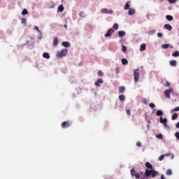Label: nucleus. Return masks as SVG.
Listing matches in <instances>:
<instances>
[{
	"label": "nucleus",
	"instance_id": "f257e3e1",
	"mask_svg": "<svg viewBox=\"0 0 179 179\" xmlns=\"http://www.w3.org/2000/svg\"><path fill=\"white\" fill-rule=\"evenodd\" d=\"M145 167H147V169H145V177H152V178H155V177H156V176H157L159 174V172H157V171L153 170V166L150 164V162H146L145 163Z\"/></svg>",
	"mask_w": 179,
	"mask_h": 179
},
{
	"label": "nucleus",
	"instance_id": "f03ea898",
	"mask_svg": "<svg viewBox=\"0 0 179 179\" xmlns=\"http://www.w3.org/2000/svg\"><path fill=\"white\" fill-rule=\"evenodd\" d=\"M68 54V49H62L59 52H57V58H62V57H65Z\"/></svg>",
	"mask_w": 179,
	"mask_h": 179
},
{
	"label": "nucleus",
	"instance_id": "7ed1b4c3",
	"mask_svg": "<svg viewBox=\"0 0 179 179\" xmlns=\"http://www.w3.org/2000/svg\"><path fill=\"white\" fill-rule=\"evenodd\" d=\"M134 82H138L139 81V69H136L134 70Z\"/></svg>",
	"mask_w": 179,
	"mask_h": 179
},
{
	"label": "nucleus",
	"instance_id": "20e7f679",
	"mask_svg": "<svg viewBox=\"0 0 179 179\" xmlns=\"http://www.w3.org/2000/svg\"><path fill=\"white\" fill-rule=\"evenodd\" d=\"M71 124L72 123L71 122V121L68 120L62 122L61 127L62 128H69V127Z\"/></svg>",
	"mask_w": 179,
	"mask_h": 179
},
{
	"label": "nucleus",
	"instance_id": "39448f33",
	"mask_svg": "<svg viewBox=\"0 0 179 179\" xmlns=\"http://www.w3.org/2000/svg\"><path fill=\"white\" fill-rule=\"evenodd\" d=\"M170 93H173V89H169L164 92V94L166 99H171V96H170Z\"/></svg>",
	"mask_w": 179,
	"mask_h": 179
},
{
	"label": "nucleus",
	"instance_id": "423d86ee",
	"mask_svg": "<svg viewBox=\"0 0 179 179\" xmlns=\"http://www.w3.org/2000/svg\"><path fill=\"white\" fill-rule=\"evenodd\" d=\"M159 122H161V124H163L164 127H169V125L167 124V118L163 119V117H161Z\"/></svg>",
	"mask_w": 179,
	"mask_h": 179
},
{
	"label": "nucleus",
	"instance_id": "0eeeda50",
	"mask_svg": "<svg viewBox=\"0 0 179 179\" xmlns=\"http://www.w3.org/2000/svg\"><path fill=\"white\" fill-rule=\"evenodd\" d=\"M114 33V29H109L107 33L105 34V37H111V34Z\"/></svg>",
	"mask_w": 179,
	"mask_h": 179
},
{
	"label": "nucleus",
	"instance_id": "6e6552de",
	"mask_svg": "<svg viewBox=\"0 0 179 179\" xmlns=\"http://www.w3.org/2000/svg\"><path fill=\"white\" fill-rule=\"evenodd\" d=\"M164 29H166V30H169V31H171L173 30V27L169 24H166L164 26Z\"/></svg>",
	"mask_w": 179,
	"mask_h": 179
},
{
	"label": "nucleus",
	"instance_id": "1a4fd4ad",
	"mask_svg": "<svg viewBox=\"0 0 179 179\" xmlns=\"http://www.w3.org/2000/svg\"><path fill=\"white\" fill-rule=\"evenodd\" d=\"M103 79L99 78L96 80V82H95V86H96L97 87H100V83H103Z\"/></svg>",
	"mask_w": 179,
	"mask_h": 179
},
{
	"label": "nucleus",
	"instance_id": "9d476101",
	"mask_svg": "<svg viewBox=\"0 0 179 179\" xmlns=\"http://www.w3.org/2000/svg\"><path fill=\"white\" fill-rule=\"evenodd\" d=\"M169 64H170L171 66H177V61H176V60H171L169 62Z\"/></svg>",
	"mask_w": 179,
	"mask_h": 179
},
{
	"label": "nucleus",
	"instance_id": "9b49d317",
	"mask_svg": "<svg viewBox=\"0 0 179 179\" xmlns=\"http://www.w3.org/2000/svg\"><path fill=\"white\" fill-rule=\"evenodd\" d=\"M145 50H146V44L143 43L140 46V51H145Z\"/></svg>",
	"mask_w": 179,
	"mask_h": 179
},
{
	"label": "nucleus",
	"instance_id": "f8f14e48",
	"mask_svg": "<svg viewBox=\"0 0 179 179\" xmlns=\"http://www.w3.org/2000/svg\"><path fill=\"white\" fill-rule=\"evenodd\" d=\"M53 45H55V47H57V45H58V38L57 37L54 38Z\"/></svg>",
	"mask_w": 179,
	"mask_h": 179
},
{
	"label": "nucleus",
	"instance_id": "ddd939ff",
	"mask_svg": "<svg viewBox=\"0 0 179 179\" xmlns=\"http://www.w3.org/2000/svg\"><path fill=\"white\" fill-rule=\"evenodd\" d=\"M129 15L131 16L132 15H135V9L129 8Z\"/></svg>",
	"mask_w": 179,
	"mask_h": 179
},
{
	"label": "nucleus",
	"instance_id": "4468645a",
	"mask_svg": "<svg viewBox=\"0 0 179 179\" xmlns=\"http://www.w3.org/2000/svg\"><path fill=\"white\" fill-rule=\"evenodd\" d=\"M129 3H131V1H127L124 6V10H128L129 9Z\"/></svg>",
	"mask_w": 179,
	"mask_h": 179
},
{
	"label": "nucleus",
	"instance_id": "2eb2a0df",
	"mask_svg": "<svg viewBox=\"0 0 179 179\" xmlns=\"http://www.w3.org/2000/svg\"><path fill=\"white\" fill-rule=\"evenodd\" d=\"M62 45L68 48V47L71 46V44L69 42H62Z\"/></svg>",
	"mask_w": 179,
	"mask_h": 179
},
{
	"label": "nucleus",
	"instance_id": "dca6fc26",
	"mask_svg": "<svg viewBox=\"0 0 179 179\" xmlns=\"http://www.w3.org/2000/svg\"><path fill=\"white\" fill-rule=\"evenodd\" d=\"M43 58H46V59H50V54L47 52H44L43 54Z\"/></svg>",
	"mask_w": 179,
	"mask_h": 179
},
{
	"label": "nucleus",
	"instance_id": "f3484780",
	"mask_svg": "<svg viewBox=\"0 0 179 179\" xmlns=\"http://www.w3.org/2000/svg\"><path fill=\"white\" fill-rule=\"evenodd\" d=\"M125 92V87L122 86L119 87V93H124Z\"/></svg>",
	"mask_w": 179,
	"mask_h": 179
},
{
	"label": "nucleus",
	"instance_id": "a211bd4d",
	"mask_svg": "<svg viewBox=\"0 0 179 179\" xmlns=\"http://www.w3.org/2000/svg\"><path fill=\"white\" fill-rule=\"evenodd\" d=\"M166 19L169 20V22H172L173 17V16L170 15H167L166 16Z\"/></svg>",
	"mask_w": 179,
	"mask_h": 179
},
{
	"label": "nucleus",
	"instance_id": "6ab92c4d",
	"mask_svg": "<svg viewBox=\"0 0 179 179\" xmlns=\"http://www.w3.org/2000/svg\"><path fill=\"white\" fill-rule=\"evenodd\" d=\"M118 36H119V37H124V36H125V31H120L118 32Z\"/></svg>",
	"mask_w": 179,
	"mask_h": 179
},
{
	"label": "nucleus",
	"instance_id": "aec40b11",
	"mask_svg": "<svg viewBox=\"0 0 179 179\" xmlns=\"http://www.w3.org/2000/svg\"><path fill=\"white\" fill-rule=\"evenodd\" d=\"M163 111L159 110L157 111L156 113V115H157L158 117H162V115H163Z\"/></svg>",
	"mask_w": 179,
	"mask_h": 179
},
{
	"label": "nucleus",
	"instance_id": "412c9836",
	"mask_svg": "<svg viewBox=\"0 0 179 179\" xmlns=\"http://www.w3.org/2000/svg\"><path fill=\"white\" fill-rule=\"evenodd\" d=\"M131 177H135V175L136 174V171H135V169H133L130 171Z\"/></svg>",
	"mask_w": 179,
	"mask_h": 179
},
{
	"label": "nucleus",
	"instance_id": "4be33fe9",
	"mask_svg": "<svg viewBox=\"0 0 179 179\" xmlns=\"http://www.w3.org/2000/svg\"><path fill=\"white\" fill-rule=\"evenodd\" d=\"M122 64L123 65H128V60L127 59H122Z\"/></svg>",
	"mask_w": 179,
	"mask_h": 179
},
{
	"label": "nucleus",
	"instance_id": "5701e85b",
	"mask_svg": "<svg viewBox=\"0 0 179 179\" xmlns=\"http://www.w3.org/2000/svg\"><path fill=\"white\" fill-rule=\"evenodd\" d=\"M120 101H125V95L122 94L119 96Z\"/></svg>",
	"mask_w": 179,
	"mask_h": 179
},
{
	"label": "nucleus",
	"instance_id": "b1692460",
	"mask_svg": "<svg viewBox=\"0 0 179 179\" xmlns=\"http://www.w3.org/2000/svg\"><path fill=\"white\" fill-rule=\"evenodd\" d=\"M169 47H170L169 44H163L162 45V48H163V50H166V49L169 48Z\"/></svg>",
	"mask_w": 179,
	"mask_h": 179
},
{
	"label": "nucleus",
	"instance_id": "393cba45",
	"mask_svg": "<svg viewBox=\"0 0 179 179\" xmlns=\"http://www.w3.org/2000/svg\"><path fill=\"white\" fill-rule=\"evenodd\" d=\"M177 118H178V115L177 113H174L171 119L173 120V121H174V120H177Z\"/></svg>",
	"mask_w": 179,
	"mask_h": 179
},
{
	"label": "nucleus",
	"instance_id": "a878e982",
	"mask_svg": "<svg viewBox=\"0 0 179 179\" xmlns=\"http://www.w3.org/2000/svg\"><path fill=\"white\" fill-rule=\"evenodd\" d=\"M58 10L59 12H64V6L63 5L59 6Z\"/></svg>",
	"mask_w": 179,
	"mask_h": 179
},
{
	"label": "nucleus",
	"instance_id": "bb28decb",
	"mask_svg": "<svg viewBox=\"0 0 179 179\" xmlns=\"http://www.w3.org/2000/svg\"><path fill=\"white\" fill-rule=\"evenodd\" d=\"M171 174H173V171H171V169H168L166 171V176H171Z\"/></svg>",
	"mask_w": 179,
	"mask_h": 179
},
{
	"label": "nucleus",
	"instance_id": "cd10ccee",
	"mask_svg": "<svg viewBox=\"0 0 179 179\" xmlns=\"http://www.w3.org/2000/svg\"><path fill=\"white\" fill-rule=\"evenodd\" d=\"M29 14V11H27V9H24L22 11V15H28Z\"/></svg>",
	"mask_w": 179,
	"mask_h": 179
},
{
	"label": "nucleus",
	"instance_id": "c85d7f7f",
	"mask_svg": "<svg viewBox=\"0 0 179 179\" xmlns=\"http://www.w3.org/2000/svg\"><path fill=\"white\" fill-rule=\"evenodd\" d=\"M172 57H179V52L178 51H176L175 52H173L172 54Z\"/></svg>",
	"mask_w": 179,
	"mask_h": 179
},
{
	"label": "nucleus",
	"instance_id": "c756f323",
	"mask_svg": "<svg viewBox=\"0 0 179 179\" xmlns=\"http://www.w3.org/2000/svg\"><path fill=\"white\" fill-rule=\"evenodd\" d=\"M156 138L158 139H163V135L162 134H156Z\"/></svg>",
	"mask_w": 179,
	"mask_h": 179
},
{
	"label": "nucleus",
	"instance_id": "7c9ffc66",
	"mask_svg": "<svg viewBox=\"0 0 179 179\" xmlns=\"http://www.w3.org/2000/svg\"><path fill=\"white\" fill-rule=\"evenodd\" d=\"M113 29L115 30H118V24H114L113 26Z\"/></svg>",
	"mask_w": 179,
	"mask_h": 179
},
{
	"label": "nucleus",
	"instance_id": "2f4dec72",
	"mask_svg": "<svg viewBox=\"0 0 179 179\" xmlns=\"http://www.w3.org/2000/svg\"><path fill=\"white\" fill-rule=\"evenodd\" d=\"M102 13H108V10L107 8H103L101 10Z\"/></svg>",
	"mask_w": 179,
	"mask_h": 179
},
{
	"label": "nucleus",
	"instance_id": "473e14b6",
	"mask_svg": "<svg viewBox=\"0 0 179 179\" xmlns=\"http://www.w3.org/2000/svg\"><path fill=\"white\" fill-rule=\"evenodd\" d=\"M134 177L136 178V179H139V178H141V173H137L134 176Z\"/></svg>",
	"mask_w": 179,
	"mask_h": 179
},
{
	"label": "nucleus",
	"instance_id": "72a5a7b5",
	"mask_svg": "<svg viewBox=\"0 0 179 179\" xmlns=\"http://www.w3.org/2000/svg\"><path fill=\"white\" fill-rule=\"evenodd\" d=\"M148 33L150 34H155V33H156V30L155 29H152V30L149 31Z\"/></svg>",
	"mask_w": 179,
	"mask_h": 179
},
{
	"label": "nucleus",
	"instance_id": "f704fd0d",
	"mask_svg": "<svg viewBox=\"0 0 179 179\" xmlns=\"http://www.w3.org/2000/svg\"><path fill=\"white\" fill-rule=\"evenodd\" d=\"M98 76H103V71L101 70L98 71L97 72Z\"/></svg>",
	"mask_w": 179,
	"mask_h": 179
},
{
	"label": "nucleus",
	"instance_id": "c9c22d12",
	"mask_svg": "<svg viewBox=\"0 0 179 179\" xmlns=\"http://www.w3.org/2000/svg\"><path fill=\"white\" fill-rule=\"evenodd\" d=\"M149 107H150V108H155V107H156V106L155 105V103H150L149 104Z\"/></svg>",
	"mask_w": 179,
	"mask_h": 179
},
{
	"label": "nucleus",
	"instance_id": "e433bc0d",
	"mask_svg": "<svg viewBox=\"0 0 179 179\" xmlns=\"http://www.w3.org/2000/svg\"><path fill=\"white\" fill-rule=\"evenodd\" d=\"M122 50L123 52H127V46L123 45L122 47Z\"/></svg>",
	"mask_w": 179,
	"mask_h": 179
},
{
	"label": "nucleus",
	"instance_id": "4c0bfd02",
	"mask_svg": "<svg viewBox=\"0 0 179 179\" xmlns=\"http://www.w3.org/2000/svg\"><path fill=\"white\" fill-rule=\"evenodd\" d=\"M164 159V155H160L159 157V162H162Z\"/></svg>",
	"mask_w": 179,
	"mask_h": 179
},
{
	"label": "nucleus",
	"instance_id": "58836bf2",
	"mask_svg": "<svg viewBox=\"0 0 179 179\" xmlns=\"http://www.w3.org/2000/svg\"><path fill=\"white\" fill-rule=\"evenodd\" d=\"M79 15L81 17H86V15H85V12H81Z\"/></svg>",
	"mask_w": 179,
	"mask_h": 179
},
{
	"label": "nucleus",
	"instance_id": "ea45409f",
	"mask_svg": "<svg viewBox=\"0 0 179 179\" xmlns=\"http://www.w3.org/2000/svg\"><path fill=\"white\" fill-rule=\"evenodd\" d=\"M168 2H169V3H176V2H177V0H168Z\"/></svg>",
	"mask_w": 179,
	"mask_h": 179
},
{
	"label": "nucleus",
	"instance_id": "a19ab883",
	"mask_svg": "<svg viewBox=\"0 0 179 179\" xmlns=\"http://www.w3.org/2000/svg\"><path fill=\"white\" fill-rule=\"evenodd\" d=\"M136 146H138V148H141V146H142V143L140 141H138L136 143Z\"/></svg>",
	"mask_w": 179,
	"mask_h": 179
},
{
	"label": "nucleus",
	"instance_id": "79ce46f5",
	"mask_svg": "<svg viewBox=\"0 0 179 179\" xmlns=\"http://www.w3.org/2000/svg\"><path fill=\"white\" fill-rule=\"evenodd\" d=\"M175 136L179 140V131H177L176 133H175Z\"/></svg>",
	"mask_w": 179,
	"mask_h": 179
},
{
	"label": "nucleus",
	"instance_id": "37998d69",
	"mask_svg": "<svg viewBox=\"0 0 179 179\" xmlns=\"http://www.w3.org/2000/svg\"><path fill=\"white\" fill-rule=\"evenodd\" d=\"M22 24H26V19L25 18H22L21 20Z\"/></svg>",
	"mask_w": 179,
	"mask_h": 179
},
{
	"label": "nucleus",
	"instance_id": "c03bdc74",
	"mask_svg": "<svg viewBox=\"0 0 179 179\" xmlns=\"http://www.w3.org/2000/svg\"><path fill=\"white\" fill-rule=\"evenodd\" d=\"M157 37H159V38H162V37H163V34H162V33H158V34H157Z\"/></svg>",
	"mask_w": 179,
	"mask_h": 179
},
{
	"label": "nucleus",
	"instance_id": "a18cd8bd",
	"mask_svg": "<svg viewBox=\"0 0 179 179\" xmlns=\"http://www.w3.org/2000/svg\"><path fill=\"white\" fill-rule=\"evenodd\" d=\"M127 115H131V110L129 109L126 110Z\"/></svg>",
	"mask_w": 179,
	"mask_h": 179
},
{
	"label": "nucleus",
	"instance_id": "49530a36",
	"mask_svg": "<svg viewBox=\"0 0 179 179\" xmlns=\"http://www.w3.org/2000/svg\"><path fill=\"white\" fill-rule=\"evenodd\" d=\"M35 30H37V31H38V33H41V31H40V29H38V27H35Z\"/></svg>",
	"mask_w": 179,
	"mask_h": 179
},
{
	"label": "nucleus",
	"instance_id": "de8ad7c7",
	"mask_svg": "<svg viewBox=\"0 0 179 179\" xmlns=\"http://www.w3.org/2000/svg\"><path fill=\"white\" fill-rule=\"evenodd\" d=\"M173 111H179V106L177 108H175Z\"/></svg>",
	"mask_w": 179,
	"mask_h": 179
},
{
	"label": "nucleus",
	"instance_id": "09e8293b",
	"mask_svg": "<svg viewBox=\"0 0 179 179\" xmlns=\"http://www.w3.org/2000/svg\"><path fill=\"white\" fill-rule=\"evenodd\" d=\"M161 179H166V177H164V175H161Z\"/></svg>",
	"mask_w": 179,
	"mask_h": 179
},
{
	"label": "nucleus",
	"instance_id": "8fccbe9b",
	"mask_svg": "<svg viewBox=\"0 0 179 179\" xmlns=\"http://www.w3.org/2000/svg\"><path fill=\"white\" fill-rule=\"evenodd\" d=\"M166 86H168V87L170 86V83L166 82Z\"/></svg>",
	"mask_w": 179,
	"mask_h": 179
},
{
	"label": "nucleus",
	"instance_id": "3c124183",
	"mask_svg": "<svg viewBox=\"0 0 179 179\" xmlns=\"http://www.w3.org/2000/svg\"><path fill=\"white\" fill-rule=\"evenodd\" d=\"M176 128H179V122L176 124Z\"/></svg>",
	"mask_w": 179,
	"mask_h": 179
},
{
	"label": "nucleus",
	"instance_id": "603ef678",
	"mask_svg": "<svg viewBox=\"0 0 179 179\" xmlns=\"http://www.w3.org/2000/svg\"><path fill=\"white\" fill-rule=\"evenodd\" d=\"M64 27H65V29H68V25L64 24Z\"/></svg>",
	"mask_w": 179,
	"mask_h": 179
},
{
	"label": "nucleus",
	"instance_id": "864d4df0",
	"mask_svg": "<svg viewBox=\"0 0 179 179\" xmlns=\"http://www.w3.org/2000/svg\"><path fill=\"white\" fill-rule=\"evenodd\" d=\"M149 124H150V120H148Z\"/></svg>",
	"mask_w": 179,
	"mask_h": 179
},
{
	"label": "nucleus",
	"instance_id": "5fc2aeb1",
	"mask_svg": "<svg viewBox=\"0 0 179 179\" xmlns=\"http://www.w3.org/2000/svg\"><path fill=\"white\" fill-rule=\"evenodd\" d=\"M148 128H149V124H148Z\"/></svg>",
	"mask_w": 179,
	"mask_h": 179
},
{
	"label": "nucleus",
	"instance_id": "6e6d98bb",
	"mask_svg": "<svg viewBox=\"0 0 179 179\" xmlns=\"http://www.w3.org/2000/svg\"><path fill=\"white\" fill-rule=\"evenodd\" d=\"M109 13H111V11H110Z\"/></svg>",
	"mask_w": 179,
	"mask_h": 179
}]
</instances>
